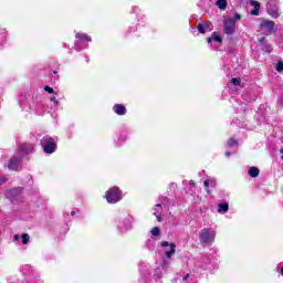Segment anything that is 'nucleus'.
<instances>
[{"instance_id":"obj_40","label":"nucleus","mask_w":283,"mask_h":283,"mask_svg":"<svg viewBox=\"0 0 283 283\" xmlns=\"http://www.w3.org/2000/svg\"><path fill=\"white\" fill-rule=\"evenodd\" d=\"M261 45H264L265 38H261L260 40Z\"/></svg>"},{"instance_id":"obj_25","label":"nucleus","mask_w":283,"mask_h":283,"mask_svg":"<svg viewBox=\"0 0 283 283\" xmlns=\"http://www.w3.org/2000/svg\"><path fill=\"white\" fill-rule=\"evenodd\" d=\"M197 30L200 34H205L207 32V29H205V25L202 23H199L197 25Z\"/></svg>"},{"instance_id":"obj_37","label":"nucleus","mask_w":283,"mask_h":283,"mask_svg":"<svg viewBox=\"0 0 283 283\" xmlns=\"http://www.w3.org/2000/svg\"><path fill=\"white\" fill-rule=\"evenodd\" d=\"M244 98H245V101H247L248 103H251V102L255 101V95H253V96L250 97V98H247V95H244Z\"/></svg>"},{"instance_id":"obj_19","label":"nucleus","mask_w":283,"mask_h":283,"mask_svg":"<svg viewBox=\"0 0 283 283\" xmlns=\"http://www.w3.org/2000/svg\"><path fill=\"white\" fill-rule=\"evenodd\" d=\"M7 39H8V31L4 28L0 27V45H3Z\"/></svg>"},{"instance_id":"obj_3","label":"nucleus","mask_w":283,"mask_h":283,"mask_svg":"<svg viewBox=\"0 0 283 283\" xmlns=\"http://www.w3.org/2000/svg\"><path fill=\"white\" fill-rule=\"evenodd\" d=\"M242 15L240 13H234L233 18H226L223 20V32L227 36H233L235 34V21H240Z\"/></svg>"},{"instance_id":"obj_7","label":"nucleus","mask_w":283,"mask_h":283,"mask_svg":"<svg viewBox=\"0 0 283 283\" xmlns=\"http://www.w3.org/2000/svg\"><path fill=\"white\" fill-rule=\"evenodd\" d=\"M40 143L44 154H54L56 151V140L50 135H44Z\"/></svg>"},{"instance_id":"obj_35","label":"nucleus","mask_w":283,"mask_h":283,"mask_svg":"<svg viewBox=\"0 0 283 283\" xmlns=\"http://www.w3.org/2000/svg\"><path fill=\"white\" fill-rule=\"evenodd\" d=\"M44 91L48 92L49 94H54V88H52L50 86H45Z\"/></svg>"},{"instance_id":"obj_14","label":"nucleus","mask_w":283,"mask_h":283,"mask_svg":"<svg viewBox=\"0 0 283 283\" xmlns=\"http://www.w3.org/2000/svg\"><path fill=\"white\" fill-rule=\"evenodd\" d=\"M262 30H266V32H273V28H275V22L265 20L261 22Z\"/></svg>"},{"instance_id":"obj_4","label":"nucleus","mask_w":283,"mask_h":283,"mask_svg":"<svg viewBox=\"0 0 283 283\" xmlns=\"http://www.w3.org/2000/svg\"><path fill=\"white\" fill-rule=\"evenodd\" d=\"M159 247L164 249L166 260H164L163 266L164 269H167L169 266V261L167 260H171V255H176V243H169L168 241H163L159 243Z\"/></svg>"},{"instance_id":"obj_8","label":"nucleus","mask_w":283,"mask_h":283,"mask_svg":"<svg viewBox=\"0 0 283 283\" xmlns=\"http://www.w3.org/2000/svg\"><path fill=\"white\" fill-rule=\"evenodd\" d=\"M23 189L21 188H13L10 190H7L6 198L7 200H10V202H13V205H17L19 202H23Z\"/></svg>"},{"instance_id":"obj_6","label":"nucleus","mask_w":283,"mask_h":283,"mask_svg":"<svg viewBox=\"0 0 283 283\" xmlns=\"http://www.w3.org/2000/svg\"><path fill=\"white\" fill-rule=\"evenodd\" d=\"M105 199L109 205H116L123 200V191L118 187H112L106 191Z\"/></svg>"},{"instance_id":"obj_18","label":"nucleus","mask_w":283,"mask_h":283,"mask_svg":"<svg viewBox=\"0 0 283 283\" xmlns=\"http://www.w3.org/2000/svg\"><path fill=\"white\" fill-rule=\"evenodd\" d=\"M208 43H222V38L218 35V33H212V35L208 38Z\"/></svg>"},{"instance_id":"obj_41","label":"nucleus","mask_w":283,"mask_h":283,"mask_svg":"<svg viewBox=\"0 0 283 283\" xmlns=\"http://www.w3.org/2000/svg\"><path fill=\"white\" fill-rule=\"evenodd\" d=\"M20 239H21V237L19 234L14 235V240H20Z\"/></svg>"},{"instance_id":"obj_38","label":"nucleus","mask_w":283,"mask_h":283,"mask_svg":"<svg viewBox=\"0 0 283 283\" xmlns=\"http://www.w3.org/2000/svg\"><path fill=\"white\" fill-rule=\"evenodd\" d=\"M51 103H54V105L59 106V102L56 101V97H51Z\"/></svg>"},{"instance_id":"obj_16","label":"nucleus","mask_w":283,"mask_h":283,"mask_svg":"<svg viewBox=\"0 0 283 283\" xmlns=\"http://www.w3.org/2000/svg\"><path fill=\"white\" fill-rule=\"evenodd\" d=\"M248 176H250V178H258V176H260V168L255 166L249 167Z\"/></svg>"},{"instance_id":"obj_9","label":"nucleus","mask_w":283,"mask_h":283,"mask_svg":"<svg viewBox=\"0 0 283 283\" xmlns=\"http://www.w3.org/2000/svg\"><path fill=\"white\" fill-rule=\"evenodd\" d=\"M75 38L76 50H84V48H87L86 43H92V36L87 35L86 33H76Z\"/></svg>"},{"instance_id":"obj_12","label":"nucleus","mask_w":283,"mask_h":283,"mask_svg":"<svg viewBox=\"0 0 283 283\" xmlns=\"http://www.w3.org/2000/svg\"><path fill=\"white\" fill-rule=\"evenodd\" d=\"M113 112H115L117 116H125V114H127V107L123 104H115L113 106Z\"/></svg>"},{"instance_id":"obj_24","label":"nucleus","mask_w":283,"mask_h":283,"mask_svg":"<svg viewBox=\"0 0 283 283\" xmlns=\"http://www.w3.org/2000/svg\"><path fill=\"white\" fill-rule=\"evenodd\" d=\"M230 83L232 85H235V86H240V84L242 83V80L240 77H233Z\"/></svg>"},{"instance_id":"obj_22","label":"nucleus","mask_w":283,"mask_h":283,"mask_svg":"<svg viewBox=\"0 0 283 283\" xmlns=\"http://www.w3.org/2000/svg\"><path fill=\"white\" fill-rule=\"evenodd\" d=\"M217 6L220 10H226L227 9V0H218Z\"/></svg>"},{"instance_id":"obj_26","label":"nucleus","mask_w":283,"mask_h":283,"mask_svg":"<svg viewBox=\"0 0 283 283\" xmlns=\"http://www.w3.org/2000/svg\"><path fill=\"white\" fill-rule=\"evenodd\" d=\"M30 242V234L23 233L22 234V244H28Z\"/></svg>"},{"instance_id":"obj_10","label":"nucleus","mask_w":283,"mask_h":283,"mask_svg":"<svg viewBox=\"0 0 283 283\" xmlns=\"http://www.w3.org/2000/svg\"><path fill=\"white\" fill-rule=\"evenodd\" d=\"M139 274H140L139 282L146 283L147 277H149V275H151V266L147 263H140Z\"/></svg>"},{"instance_id":"obj_29","label":"nucleus","mask_w":283,"mask_h":283,"mask_svg":"<svg viewBox=\"0 0 283 283\" xmlns=\"http://www.w3.org/2000/svg\"><path fill=\"white\" fill-rule=\"evenodd\" d=\"M276 72H283V61H279L275 67Z\"/></svg>"},{"instance_id":"obj_36","label":"nucleus","mask_w":283,"mask_h":283,"mask_svg":"<svg viewBox=\"0 0 283 283\" xmlns=\"http://www.w3.org/2000/svg\"><path fill=\"white\" fill-rule=\"evenodd\" d=\"M276 270L280 271L281 275L283 276V263H279Z\"/></svg>"},{"instance_id":"obj_44","label":"nucleus","mask_w":283,"mask_h":283,"mask_svg":"<svg viewBox=\"0 0 283 283\" xmlns=\"http://www.w3.org/2000/svg\"><path fill=\"white\" fill-rule=\"evenodd\" d=\"M71 216H76V212H75V211H72V212H71Z\"/></svg>"},{"instance_id":"obj_1","label":"nucleus","mask_w":283,"mask_h":283,"mask_svg":"<svg viewBox=\"0 0 283 283\" xmlns=\"http://www.w3.org/2000/svg\"><path fill=\"white\" fill-rule=\"evenodd\" d=\"M34 151V145L32 144H21L15 151V155L10 159L8 164V169L11 171H19V167L23 157L28 154H32Z\"/></svg>"},{"instance_id":"obj_15","label":"nucleus","mask_w":283,"mask_h":283,"mask_svg":"<svg viewBox=\"0 0 283 283\" xmlns=\"http://www.w3.org/2000/svg\"><path fill=\"white\" fill-rule=\"evenodd\" d=\"M250 6L252 8H254L251 11L252 17H258L260 14V2L255 1V0H250Z\"/></svg>"},{"instance_id":"obj_33","label":"nucleus","mask_w":283,"mask_h":283,"mask_svg":"<svg viewBox=\"0 0 283 283\" xmlns=\"http://www.w3.org/2000/svg\"><path fill=\"white\" fill-rule=\"evenodd\" d=\"M138 12H140V8H138L136 6L132 8V13L133 14H138Z\"/></svg>"},{"instance_id":"obj_13","label":"nucleus","mask_w":283,"mask_h":283,"mask_svg":"<svg viewBox=\"0 0 283 283\" xmlns=\"http://www.w3.org/2000/svg\"><path fill=\"white\" fill-rule=\"evenodd\" d=\"M153 214H155L158 222H163V205L157 203L153 209Z\"/></svg>"},{"instance_id":"obj_31","label":"nucleus","mask_w":283,"mask_h":283,"mask_svg":"<svg viewBox=\"0 0 283 283\" xmlns=\"http://www.w3.org/2000/svg\"><path fill=\"white\" fill-rule=\"evenodd\" d=\"M119 140H120L119 145H123V143H125V142L127 140V135L122 134V135L119 136Z\"/></svg>"},{"instance_id":"obj_20","label":"nucleus","mask_w":283,"mask_h":283,"mask_svg":"<svg viewBox=\"0 0 283 283\" xmlns=\"http://www.w3.org/2000/svg\"><path fill=\"white\" fill-rule=\"evenodd\" d=\"M146 249H148V251H155L156 249V240L154 239H148L145 243Z\"/></svg>"},{"instance_id":"obj_11","label":"nucleus","mask_w":283,"mask_h":283,"mask_svg":"<svg viewBox=\"0 0 283 283\" xmlns=\"http://www.w3.org/2000/svg\"><path fill=\"white\" fill-rule=\"evenodd\" d=\"M218 184L216 182V180L213 179V177H206L203 180V187H206V191L207 193H211V190L209 189V187H211V189L216 188Z\"/></svg>"},{"instance_id":"obj_2","label":"nucleus","mask_w":283,"mask_h":283,"mask_svg":"<svg viewBox=\"0 0 283 283\" xmlns=\"http://www.w3.org/2000/svg\"><path fill=\"white\" fill-rule=\"evenodd\" d=\"M116 228L118 233H127L128 231H132L134 229V217L126 216L124 218H119L116 220Z\"/></svg>"},{"instance_id":"obj_43","label":"nucleus","mask_w":283,"mask_h":283,"mask_svg":"<svg viewBox=\"0 0 283 283\" xmlns=\"http://www.w3.org/2000/svg\"><path fill=\"white\" fill-rule=\"evenodd\" d=\"M226 156H227V158H229V156H231V153L230 151H226Z\"/></svg>"},{"instance_id":"obj_45","label":"nucleus","mask_w":283,"mask_h":283,"mask_svg":"<svg viewBox=\"0 0 283 283\" xmlns=\"http://www.w3.org/2000/svg\"><path fill=\"white\" fill-rule=\"evenodd\" d=\"M53 74H56V71H53Z\"/></svg>"},{"instance_id":"obj_23","label":"nucleus","mask_w":283,"mask_h":283,"mask_svg":"<svg viewBox=\"0 0 283 283\" xmlns=\"http://www.w3.org/2000/svg\"><path fill=\"white\" fill-rule=\"evenodd\" d=\"M153 238H158V235H160V228L158 227H154L150 231Z\"/></svg>"},{"instance_id":"obj_32","label":"nucleus","mask_w":283,"mask_h":283,"mask_svg":"<svg viewBox=\"0 0 283 283\" xmlns=\"http://www.w3.org/2000/svg\"><path fill=\"white\" fill-rule=\"evenodd\" d=\"M6 182H8V177L0 176V185H6Z\"/></svg>"},{"instance_id":"obj_27","label":"nucleus","mask_w":283,"mask_h":283,"mask_svg":"<svg viewBox=\"0 0 283 283\" xmlns=\"http://www.w3.org/2000/svg\"><path fill=\"white\" fill-rule=\"evenodd\" d=\"M235 145H238V142L235 140V139H233V138H230L229 140H228V147H235Z\"/></svg>"},{"instance_id":"obj_42","label":"nucleus","mask_w":283,"mask_h":283,"mask_svg":"<svg viewBox=\"0 0 283 283\" xmlns=\"http://www.w3.org/2000/svg\"><path fill=\"white\" fill-rule=\"evenodd\" d=\"M281 154V160H283V148L280 150Z\"/></svg>"},{"instance_id":"obj_34","label":"nucleus","mask_w":283,"mask_h":283,"mask_svg":"<svg viewBox=\"0 0 283 283\" xmlns=\"http://www.w3.org/2000/svg\"><path fill=\"white\" fill-rule=\"evenodd\" d=\"M205 28V30H210L211 29V22H203L201 23Z\"/></svg>"},{"instance_id":"obj_21","label":"nucleus","mask_w":283,"mask_h":283,"mask_svg":"<svg viewBox=\"0 0 283 283\" xmlns=\"http://www.w3.org/2000/svg\"><path fill=\"white\" fill-rule=\"evenodd\" d=\"M229 212V203H219L218 205V213H228Z\"/></svg>"},{"instance_id":"obj_5","label":"nucleus","mask_w":283,"mask_h":283,"mask_svg":"<svg viewBox=\"0 0 283 283\" xmlns=\"http://www.w3.org/2000/svg\"><path fill=\"white\" fill-rule=\"evenodd\" d=\"M199 241L201 244H213L216 242V229L203 228L199 232Z\"/></svg>"},{"instance_id":"obj_17","label":"nucleus","mask_w":283,"mask_h":283,"mask_svg":"<svg viewBox=\"0 0 283 283\" xmlns=\"http://www.w3.org/2000/svg\"><path fill=\"white\" fill-rule=\"evenodd\" d=\"M268 13L270 17H273V19H277V17H280V11L276 9V7H273V4L268 6Z\"/></svg>"},{"instance_id":"obj_39","label":"nucleus","mask_w":283,"mask_h":283,"mask_svg":"<svg viewBox=\"0 0 283 283\" xmlns=\"http://www.w3.org/2000/svg\"><path fill=\"white\" fill-rule=\"evenodd\" d=\"M190 187H196V181L191 180L189 181Z\"/></svg>"},{"instance_id":"obj_28","label":"nucleus","mask_w":283,"mask_h":283,"mask_svg":"<svg viewBox=\"0 0 283 283\" xmlns=\"http://www.w3.org/2000/svg\"><path fill=\"white\" fill-rule=\"evenodd\" d=\"M190 281H193V275H191V274H186L182 277V282H190Z\"/></svg>"},{"instance_id":"obj_30","label":"nucleus","mask_w":283,"mask_h":283,"mask_svg":"<svg viewBox=\"0 0 283 283\" xmlns=\"http://www.w3.org/2000/svg\"><path fill=\"white\" fill-rule=\"evenodd\" d=\"M263 50H264L265 52H268V53H271V52H273V46H271V44H265V45L263 46Z\"/></svg>"}]
</instances>
